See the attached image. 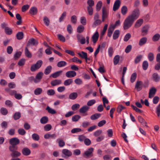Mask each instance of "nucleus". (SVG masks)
Listing matches in <instances>:
<instances>
[{
    "label": "nucleus",
    "instance_id": "obj_18",
    "mask_svg": "<svg viewBox=\"0 0 160 160\" xmlns=\"http://www.w3.org/2000/svg\"><path fill=\"white\" fill-rule=\"evenodd\" d=\"M147 41V38L146 37H143L140 39L138 43V44L140 46H142L146 43Z\"/></svg>",
    "mask_w": 160,
    "mask_h": 160
},
{
    "label": "nucleus",
    "instance_id": "obj_54",
    "mask_svg": "<svg viewBox=\"0 0 160 160\" xmlns=\"http://www.w3.org/2000/svg\"><path fill=\"white\" fill-rule=\"evenodd\" d=\"M55 134H47L44 135V138L46 139H48L50 138H55Z\"/></svg>",
    "mask_w": 160,
    "mask_h": 160
},
{
    "label": "nucleus",
    "instance_id": "obj_23",
    "mask_svg": "<svg viewBox=\"0 0 160 160\" xmlns=\"http://www.w3.org/2000/svg\"><path fill=\"white\" fill-rule=\"evenodd\" d=\"M43 73L42 72H39L36 75L35 79H36V80L38 81V82L40 81V80L42 78Z\"/></svg>",
    "mask_w": 160,
    "mask_h": 160
},
{
    "label": "nucleus",
    "instance_id": "obj_6",
    "mask_svg": "<svg viewBox=\"0 0 160 160\" xmlns=\"http://www.w3.org/2000/svg\"><path fill=\"white\" fill-rule=\"evenodd\" d=\"M78 42L82 44H84L86 43V39L81 34H78L76 36Z\"/></svg>",
    "mask_w": 160,
    "mask_h": 160
},
{
    "label": "nucleus",
    "instance_id": "obj_28",
    "mask_svg": "<svg viewBox=\"0 0 160 160\" xmlns=\"http://www.w3.org/2000/svg\"><path fill=\"white\" fill-rule=\"evenodd\" d=\"M24 52L26 56L28 58H30L32 57V53L28 50L27 47L25 48Z\"/></svg>",
    "mask_w": 160,
    "mask_h": 160
},
{
    "label": "nucleus",
    "instance_id": "obj_45",
    "mask_svg": "<svg viewBox=\"0 0 160 160\" xmlns=\"http://www.w3.org/2000/svg\"><path fill=\"white\" fill-rule=\"evenodd\" d=\"M154 55L153 53L150 52L148 55V58L150 61H152L154 59Z\"/></svg>",
    "mask_w": 160,
    "mask_h": 160
},
{
    "label": "nucleus",
    "instance_id": "obj_14",
    "mask_svg": "<svg viewBox=\"0 0 160 160\" xmlns=\"http://www.w3.org/2000/svg\"><path fill=\"white\" fill-rule=\"evenodd\" d=\"M22 152L23 155L26 156L29 155L31 153L30 150L28 148H23L22 150Z\"/></svg>",
    "mask_w": 160,
    "mask_h": 160
},
{
    "label": "nucleus",
    "instance_id": "obj_50",
    "mask_svg": "<svg viewBox=\"0 0 160 160\" xmlns=\"http://www.w3.org/2000/svg\"><path fill=\"white\" fill-rule=\"evenodd\" d=\"M25 60L24 58L21 59L18 62V64L20 66H23L25 63Z\"/></svg>",
    "mask_w": 160,
    "mask_h": 160
},
{
    "label": "nucleus",
    "instance_id": "obj_24",
    "mask_svg": "<svg viewBox=\"0 0 160 160\" xmlns=\"http://www.w3.org/2000/svg\"><path fill=\"white\" fill-rule=\"evenodd\" d=\"M78 96V93L76 92H73L70 93L69 96V98L72 100H74L77 98Z\"/></svg>",
    "mask_w": 160,
    "mask_h": 160
},
{
    "label": "nucleus",
    "instance_id": "obj_60",
    "mask_svg": "<svg viewBox=\"0 0 160 160\" xmlns=\"http://www.w3.org/2000/svg\"><path fill=\"white\" fill-rule=\"evenodd\" d=\"M18 133L21 135H25L26 133L25 131L22 128H20L18 130Z\"/></svg>",
    "mask_w": 160,
    "mask_h": 160
},
{
    "label": "nucleus",
    "instance_id": "obj_12",
    "mask_svg": "<svg viewBox=\"0 0 160 160\" xmlns=\"http://www.w3.org/2000/svg\"><path fill=\"white\" fill-rule=\"evenodd\" d=\"M99 37V34L98 31H96L92 35V39L93 43L95 44L98 41Z\"/></svg>",
    "mask_w": 160,
    "mask_h": 160
},
{
    "label": "nucleus",
    "instance_id": "obj_27",
    "mask_svg": "<svg viewBox=\"0 0 160 160\" xmlns=\"http://www.w3.org/2000/svg\"><path fill=\"white\" fill-rule=\"evenodd\" d=\"M52 67L50 66H48L46 67L44 70V73L45 75L49 74L51 71L52 70Z\"/></svg>",
    "mask_w": 160,
    "mask_h": 160
},
{
    "label": "nucleus",
    "instance_id": "obj_37",
    "mask_svg": "<svg viewBox=\"0 0 160 160\" xmlns=\"http://www.w3.org/2000/svg\"><path fill=\"white\" fill-rule=\"evenodd\" d=\"M5 32L6 34L10 35L12 34V29L9 27L6 28H5Z\"/></svg>",
    "mask_w": 160,
    "mask_h": 160
},
{
    "label": "nucleus",
    "instance_id": "obj_46",
    "mask_svg": "<svg viewBox=\"0 0 160 160\" xmlns=\"http://www.w3.org/2000/svg\"><path fill=\"white\" fill-rule=\"evenodd\" d=\"M60 83V80L57 79L52 81L51 82V85L52 86H55L59 84Z\"/></svg>",
    "mask_w": 160,
    "mask_h": 160
},
{
    "label": "nucleus",
    "instance_id": "obj_20",
    "mask_svg": "<svg viewBox=\"0 0 160 160\" xmlns=\"http://www.w3.org/2000/svg\"><path fill=\"white\" fill-rule=\"evenodd\" d=\"M29 12L31 15H35L38 12V10L36 7H33L30 8Z\"/></svg>",
    "mask_w": 160,
    "mask_h": 160
},
{
    "label": "nucleus",
    "instance_id": "obj_53",
    "mask_svg": "<svg viewBox=\"0 0 160 160\" xmlns=\"http://www.w3.org/2000/svg\"><path fill=\"white\" fill-rule=\"evenodd\" d=\"M148 67V63L146 61H144L142 63V68L143 70H146Z\"/></svg>",
    "mask_w": 160,
    "mask_h": 160
},
{
    "label": "nucleus",
    "instance_id": "obj_16",
    "mask_svg": "<svg viewBox=\"0 0 160 160\" xmlns=\"http://www.w3.org/2000/svg\"><path fill=\"white\" fill-rule=\"evenodd\" d=\"M62 154L66 157H69L72 155V152L67 149H63L62 150Z\"/></svg>",
    "mask_w": 160,
    "mask_h": 160
},
{
    "label": "nucleus",
    "instance_id": "obj_57",
    "mask_svg": "<svg viewBox=\"0 0 160 160\" xmlns=\"http://www.w3.org/2000/svg\"><path fill=\"white\" fill-rule=\"evenodd\" d=\"M77 21V17L75 15H73L71 17V22L75 24L76 23Z\"/></svg>",
    "mask_w": 160,
    "mask_h": 160
},
{
    "label": "nucleus",
    "instance_id": "obj_43",
    "mask_svg": "<svg viewBox=\"0 0 160 160\" xmlns=\"http://www.w3.org/2000/svg\"><path fill=\"white\" fill-rule=\"evenodd\" d=\"M160 35L157 33L154 35L152 38V40L154 42L158 41L160 38Z\"/></svg>",
    "mask_w": 160,
    "mask_h": 160
},
{
    "label": "nucleus",
    "instance_id": "obj_9",
    "mask_svg": "<svg viewBox=\"0 0 160 160\" xmlns=\"http://www.w3.org/2000/svg\"><path fill=\"white\" fill-rule=\"evenodd\" d=\"M93 148H90L88 149L84 153V155L87 157H91L92 156V152Z\"/></svg>",
    "mask_w": 160,
    "mask_h": 160
},
{
    "label": "nucleus",
    "instance_id": "obj_15",
    "mask_svg": "<svg viewBox=\"0 0 160 160\" xmlns=\"http://www.w3.org/2000/svg\"><path fill=\"white\" fill-rule=\"evenodd\" d=\"M108 12L105 8H103L102 9V22H103L105 18L108 16Z\"/></svg>",
    "mask_w": 160,
    "mask_h": 160
},
{
    "label": "nucleus",
    "instance_id": "obj_33",
    "mask_svg": "<svg viewBox=\"0 0 160 160\" xmlns=\"http://www.w3.org/2000/svg\"><path fill=\"white\" fill-rule=\"evenodd\" d=\"M23 35L22 32H19L16 34L17 38L18 40H21L23 37Z\"/></svg>",
    "mask_w": 160,
    "mask_h": 160
},
{
    "label": "nucleus",
    "instance_id": "obj_13",
    "mask_svg": "<svg viewBox=\"0 0 160 160\" xmlns=\"http://www.w3.org/2000/svg\"><path fill=\"white\" fill-rule=\"evenodd\" d=\"M76 73L74 71H70L67 72L66 73V76L68 78H71L75 76Z\"/></svg>",
    "mask_w": 160,
    "mask_h": 160
},
{
    "label": "nucleus",
    "instance_id": "obj_62",
    "mask_svg": "<svg viewBox=\"0 0 160 160\" xmlns=\"http://www.w3.org/2000/svg\"><path fill=\"white\" fill-rule=\"evenodd\" d=\"M142 56L141 55H139L137 56L135 59V63L137 64L141 60Z\"/></svg>",
    "mask_w": 160,
    "mask_h": 160
},
{
    "label": "nucleus",
    "instance_id": "obj_2",
    "mask_svg": "<svg viewBox=\"0 0 160 160\" xmlns=\"http://www.w3.org/2000/svg\"><path fill=\"white\" fill-rule=\"evenodd\" d=\"M9 142L11 145L9 146V148L13 147L15 149L18 148L16 145L19 143L20 141L18 138H13L10 139Z\"/></svg>",
    "mask_w": 160,
    "mask_h": 160
},
{
    "label": "nucleus",
    "instance_id": "obj_7",
    "mask_svg": "<svg viewBox=\"0 0 160 160\" xmlns=\"http://www.w3.org/2000/svg\"><path fill=\"white\" fill-rule=\"evenodd\" d=\"M38 44V42L33 38L30 39L27 44V46L29 47L31 45L33 46H36Z\"/></svg>",
    "mask_w": 160,
    "mask_h": 160
},
{
    "label": "nucleus",
    "instance_id": "obj_1",
    "mask_svg": "<svg viewBox=\"0 0 160 160\" xmlns=\"http://www.w3.org/2000/svg\"><path fill=\"white\" fill-rule=\"evenodd\" d=\"M134 21L131 18L128 16L124 22L123 26L124 29L126 30L128 29L132 26Z\"/></svg>",
    "mask_w": 160,
    "mask_h": 160
},
{
    "label": "nucleus",
    "instance_id": "obj_51",
    "mask_svg": "<svg viewBox=\"0 0 160 160\" xmlns=\"http://www.w3.org/2000/svg\"><path fill=\"white\" fill-rule=\"evenodd\" d=\"M42 90L41 88H38L34 90V93L36 95H38L42 93Z\"/></svg>",
    "mask_w": 160,
    "mask_h": 160
},
{
    "label": "nucleus",
    "instance_id": "obj_63",
    "mask_svg": "<svg viewBox=\"0 0 160 160\" xmlns=\"http://www.w3.org/2000/svg\"><path fill=\"white\" fill-rule=\"evenodd\" d=\"M8 88H10L13 89L15 88L16 85L14 82H11L9 83L8 85Z\"/></svg>",
    "mask_w": 160,
    "mask_h": 160
},
{
    "label": "nucleus",
    "instance_id": "obj_42",
    "mask_svg": "<svg viewBox=\"0 0 160 160\" xmlns=\"http://www.w3.org/2000/svg\"><path fill=\"white\" fill-rule=\"evenodd\" d=\"M108 52L109 57H112L113 53L114 51L113 48L112 47H109L108 50Z\"/></svg>",
    "mask_w": 160,
    "mask_h": 160
},
{
    "label": "nucleus",
    "instance_id": "obj_5",
    "mask_svg": "<svg viewBox=\"0 0 160 160\" xmlns=\"http://www.w3.org/2000/svg\"><path fill=\"white\" fill-rule=\"evenodd\" d=\"M139 10L138 8H136L132 12V14L128 16L135 21L139 17Z\"/></svg>",
    "mask_w": 160,
    "mask_h": 160
},
{
    "label": "nucleus",
    "instance_id": "obj_31",
    "mask_svg": "<svg viewBox=\"0 0 160 160\" xmlns=\"http://www.w3.org/2000/svg\"><path fill=\"white\" fill-rule=\"evenodd\" d=\"M101 116V114L98 113H97L91 115L90 117V118L91 120H94L98 118Z\"/></svg>",
    "mask_w": 160,
    "mask_h": 160
},
{
    "label": "nucleus",
    "instance_id": "obj_39",
    "mask_svg": "<svg viewBox=\"0 0 160 160\" xmlns=\"http://www.w3.org/2000/svg\"><path fill=\"white\" fill-rule=\"evenodd\" d=\"M0 112L2 115H5L8 114V111L5 108H2L0 109Z\"/></svg>",
    "mask_w": 160,
    "mask_h": 160
},
{
    "label": "nucleus",
    "instance_id": "obj_8",
    "mask_svg": "<svg viewBox=\"0 0 160 160\" xmlns=\"http://www.w3.org/2000/svg\"><path fill=\"white\" fill-rule=\"evenodd\" d=\"M143 87V82L141 81H137L135 86V88L138 92L141 91Z\"/></svg>",
    "mask_w": 160,
    "mask_h": 160
},
{
    "label": "nucleus",
    "instance_id": "obj_58",
    "mask_svg": "<svg viewBox=\"0 0 160 160\" xmlns=\"http://www.w3.org/2000/svg\"><path fill=\"white\" fill-rule=\"evenodd\" d=\"M21 52H17L14 55V58L15 60H17L20 57L21 55Z\"/></svg>",
    "mask_w": 160,
    "mask_h": 160
},
{
    "label": "nucleus",
    "instance_id": "obj_19",
    "mask_svg": "<svg viewBox=\"0 0 160 160\" xmlns=\"http://www.w3.org/2000/svg\"><path fill=\"white\" fill-rule=\"evenodd\" d=\"M152 79L155 82H158L160 79V77L157 73H155L152 75Z\"/></svg>",
    "mask_w": 160,
    "mask_h": 160
},
{
    "label": "nucleus",
    "instance_id": "obj_40",
    "mask_svg": "<svg viewBox=\"0 0 160 160\" xmlns=\"http://www.w3.org/2000/svg\"><path fill=\"white\" fill-rule=\"evenodd\" d=\"M46 110H47L48 112L50 113L53 114L56 113V112L54 110L50 108L49 106H48L47 107Z\"/></svg>",
    "mask_w": 160,
    "mask_h": 160
},
{
    "label": "nucleus",
    "instance_id": "obj_34",
    "mask_svg": "<svg viewBox=\"0 0 160 160\" xmlns=\"http://www.w3.org/2000/svg\"><path fill=\"white\" fill-rule=\"evenodd\" d=\"M60 75V71L56 72L54 73L51 74L50 78L52 77L53 78H56Z\"/></svg>",
    "mask_w": 160,
    "mask_h": 160
},
{
    "label": "nucleus",
    "instance_id": "obj_21",
    "mask_svg": "<svg viewBox=\"0 0 160 160\" xmlns=\"http://www.w3.org/2000/svg\"><path fill=\"white\" fill-rule=\"evenodd\" d=\"M148 30V26H145L143 27L142 29V35L144 36L146 35Z\"/></svg>",
    "mask_w": 160,
    "mask_h": 160
},
{
    "label": "nucleus",
    "instance_id": "obj_26",
    "mask_svg": "<svg viewBox=\"0 0 160 160\" xmlns=\"http://www.w3.org/2000/svg\"><path fill=\"white\" fill-rule=\"evenodd\" d=\"M48 121V119L47 117L44 116L42 117L40 120V123L42 124H45L47 123Z\"/></svg>",
    "mask_w": 160,
    "mask_h": 160
},
{
    "label": "nucleus",
    "instance_id": "obj_10",
    "mask_svg": "<svg viewBox=\"0 0 160 160\" xmlns=\"http://www.w3.org/2000/svg\"><path fill=\"white\" fill-rule=\"evenodd\" d=\"M121 2L120 0H116L113 4V10L115 11L118 10L120 6Z\"/></svg>",
    "mask_w": 160,
    "mask_h": 160
},
{
    "label": "nucleus",
    "instance_id": "obj_32",
    "mask_svg": "<svg viewBox=\"0 0 160 160\" xmlns=\"http://www.w3.org/2000/svg\"><path fill=\"white\" fill-rule=\"evenodd\" d=\"M120 57L118 55L115 56L113 58V63L114 65H117L119 62Z\"/></svg>",
    "mask_w": 160,
    "mask_h": 160
},
{
    "label": "nucleus",
    "instance_id": "obj_59",
    "mask_svg": "<svg viewBox=\"0 0 160 160\" xmlns=\"http://www.w3.org/2000/svg\"><path fill=\"white\" fill-rule=\"evenodd\" d=\"M82 131L81 129L79 128H75L72 129L71 131V132L72 133H74L80 132Z\"/></svg>",
    "mask_w": 160,
    "mask_h": 160
},
{
    "label": "nucleus",
    "instance_id": "obj_52",
    "mask_svg": "<svg viewBox=\"0 0 160 160\" xmlns=\"http://www.w3.org/2000/svg\"><path fill=\"white\" fill-rule=\"evenodd\" d=\"M96 102V100L94 99H92L88 101L87 103V105L89 106H91L94 104Z\"/></svg>",
    "mask_w": 160,
    "mask_h": 160
},
{
    "label": "nucleus",
    "instance_id": "obj_61",
    "mask_svg": "<svg viewBox=\"0 0 160 160\" xmlns=\"http://www.w3.org/2000/svg\"><path fill=\"white\" fill-rule=\"evenodd\" d=\"M80 116L78 115H76L72 118V120L73 122L77 121L80 118Z\"/></svg>",
    "mask_w": 160,
    "mask_h": 160
},
{
    "label": "nucleus",
    "instance_id": "obj_49",
    "mask_svg": "<svg viewBox=\"0 0 160 160\" xmlns=\"http://www.w3.org/2000/svg\"><path fill=\"white\" fill-rule=\"evenodd\" d=\"M156 112L158 117L160 116V104H159L156 107Z\"/></svg>",
    "mask_w": 160,
    "mask_h": 160
},
{
    "label": "nucleus",
    "instance_id": "obj_25",
    "mask_svg": "<svg viewBox=\"0 0 160 160\" xmlns=\"http://www.w3.org/2000/svg\"><path fill=\"white\" fill-rule=\"evenodd\" d=\"M89 109V107L87 106H84L79 109V112L82 113H83L87 111Z\"/></svg>",
    "mask_w": 160,
    "mask_h": 160
},
{
    "label": "nucleus",
    "instance_id": "obj_11",
    "mask_svg": "<svg viewBox=\"0 0 160 160\" xmlns=\"http://www.w3.org/2000/svg\"><path fill=\"white\" fill-rule=\"evenodd\" d=\"M156 91L157 90L155 87H152L149 90L148 96L149 98H151L153 97Z\"/></svg>",
    "mask_w": 160,
    "mask_h": 160
},
{
    "label": "nucleus",
    "instance_id": "obj_36",
    "mask_svg": "<svg viewBox=\"0 0 160 160\" xmlns=\"http://www.w3.org/2000/svg\"><path fill=\"white\" fill-rule=\"evenodd\" d=\"M137 74L136 73H134L132 74L130 78V81L133 83L135 82L137 78Z\"/></svg>",
    "mask_w": 160,
    "mask_h": 160
},
{
    "label": "nucleus",
    "instance_id": "obj_48",
    "mask_svg": "<svg viewBox=\"0 0 160 160\" xmlns=\"http://www.w3.org/2000/svg\"><path fill=\"white\" fill-rule=\"evenodd\" d=\"M131 37V34L130 33H127L125 36L123 40L125 42L128 41Z\"/></svg>",
    "mask_w": 160,
    "mask_h": 160
},
{
    "label": "nucleus",
    "instance_id": "obj_3",
    "mask_svg": "<svg viewBox=\"0 0 160 160\" xmlns=\"http://www.w3.org/2000/svg\"><path fill=\"white\" fill-rule=\"evenodd\" d=\"M43 62L41 60H38L35 64H32L30 70L32 72H34L40 68L42 66Z\"/></svg>",
    "mask_w": 160,
    "mask_h": 160
},
{
    "label": "nucleus",
    "instance_id": "obj_41",
    "mask_svg": "<svg viewBox=\"0 0 160 160\" xmlns=\"http://www.w3.org/2000/svg\"><path fill=\"white\" fill-rule=\"evenodd\" d=\"M102 4V2L101 1H99L97 2L96 6V9L97 11H99L100 10Z\"/></svg>",
    "mask_w": 160,
    "mask_h": 160
},
{
    "label": "nucleus",
    "instance_id": "obj_47",
    "mask_svg": "<svg viewBox=\"0 0 160 160\" xmlns=\"http://www.w3.org/2000/svg\"><path fill=\"white\" fill-rule=\"evenodd\" d=\"M128 11V8L126 6H123L121 8V12L124 15L126 14Z\"/></svg>",
    "mask_w": 160,
    "mask_h": 160
},
{
    "label": "nucleus",
    "instance_id": "obj_4",
    "mask_svg": "<svg viewBox=\"0 0 160 160\" xmlns=\"http://www.w3.org/2000/svg\"><path fill=\"white\" fill-rule=\"evenodd\" d=\"M18 148H13V147L9 148V150L12 152L11 156L12 158H16L20 156L21 153L20 152L17 151Z\"/></svg>",
    "mask_w": 160,
    "mask_h": 160
},
{
    "label": "nucleus",
    "instance_id": "obj_38",
    "mask_svg": "<svg viewBox=\"0 0 160 160\" xmlns=\"http://www.w3.org/2000/svg\"><path fill=\"white\" fill-rule=\"evenodd\" d=\"M80 23L83 25H85L87 23V20L84 17H82L80 19Z\"/></svg>",
    "mask_w": 160,
    "mask_h": 160
},
{
    "label": "nucleus",
    "instance_id": "obj_29",
    "mask_svg": "<svg viewBox=\"0 0 160 160\" xmlns=\"http://www.w3.org/2000/svg\"><path fill=\"white\" fill-rule=\"evenodd\" d=\"M78 54L82 58L87 59L88 55L86 52L82 51L81 52H78Z\"/></svg>",
    "mask_w": 160,
    "mask_h": 160
},
{
    "label": "nucleus",
    "instance_id": "obj_35",
    "mask_svg": "<svg viewBox=\"0 0 160 160\" xmlns=\"http://www.w3.org/2000/svg\"><path fill=\"white\" fill-rule=\"evenodd\" d=\"M84 27L82 25H79L77 28V32L79 33H82L84 31Z\"/></svg>",
    "mask_w": 160,
    "mask_h": 160
},
{
    "label": "nucleus",
    "instance_id": "obj_22",
    "mask_svg": "<svg viewBox=\"0 0 160 160\" xmlns=\"http://www.w3.org/2000/svg\"><path fill=\"white\" fill-rule=\"evenodd\" d=\"M120 34V31L118 30H115L113 35V39L114 40H116L118 39Z\"/></svg>",
    "mask_w": 160,
    "mask_h": 160
},
{
    "label": "nucleus",
    "instance_id": "obj_55",
    "mask_svg": "<svg viewBox=\"0 0 160 160\" xmlns=\"http://www.w3.org/2000/svg\"><path fill=\"white\" fill-rule=\"evenodd\" d=\"M32 138L35 141H38L39 139V135L35 133H33L32 135Z\"/></svg>",
    "mask_w": 160,
    "mask_h": 160
},
{
    "label": "nucleus",
    "instance_id": "obj_64",
    "mask_svg": "<svg viewBox=\"0 0 160 160\" xmlns=\"http://www.w3.org/2000/svg\"><path fill=\"white\" fill-rule=\"evenodd\" d=\"M80 106V105L78 104H73L72 107V109L74 111L76 110L79 108Z\"/></svg>",
    "mask_w": 160,
    "mask_h": 160
},
{
    "label": "nucleus",
    "instance_id": "obj_44",
    "mask_svg": "<svg viewBox=\"0 0 160 160\" xmlns=\"http://www.w3.org/2000/svg\"><path fill=\"white\" fill-rule=\"evenodd\" d=\"M73 82V80L72 79H69L65 81L64 85L65 86L70 85Z\"/></svg>",
    "mask_w": 160,
    "mask_h": 160
},
{
    "label": "nucleus",
    "instance_id": "obj_56",
    "mask_svg": "<svg viewBox=\"0 0 160 160\" xmlns=\"http://www.w3.org/2000/svg\"><path fill=\"white\" fill-rule=\"evenodd\" d=\"M43 21L45 24L47 26H48L49 25L50 21L47 17H45L43 18Z\"/></svg>",
    "mask_w": 160,
    "mask_h": 160
},
{
    "label": "nucleus",
    "instance_id": "obj_30",
    "mask_svg": "<svg viewBox=\"0 0 160 160\" xmlns=\"http://www.w3.org/2000/svg\"><path fill=\"white\" fill-rule=\"evenodd\" d=\"M21 117V114L19 112H17L13 115V117L15 120H17L19 119Z\"/></svg>",
    "mask_w": 160,
    "mask_h": 160
},
{
    "label": "nucleus",
    "instance_id": "obj_17",
    "mask_svg": "<svg viewBox=\"0 0 160 160\" xmlns=\"http://www.w3.org/2000/svg\"><path fill=\"white\" fill-rule=\"evenodd\" d=\"M143 22V20L142 19H138L136 22L134 27L136 28H138L140 27Z\"/></svg>",
    "mask_w": 160,
    "mask_h": 160
}]
</instances>
